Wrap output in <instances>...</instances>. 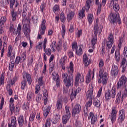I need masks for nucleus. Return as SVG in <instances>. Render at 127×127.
<instances>
[{
  "instance_id": "obj_55",
  "label": "nucleus",
  "mask_w": 127,
  "mask_h": 127,
  "mask_svg": "<svg viewBox=\"0 0 127 127\" xmlns=\"http://www.w3.org/2000/svg\"><path fill=\"white\" fill-rule=\"evenodd\" d=\"M88 102L86 103L85 106L86 107V109H88V108H90V107H91L92 106V103L93 102V99H87Z\"/></svg>"
},
{
  "instance_id": "obj_46",
  "label": "nucleus",
  "mask_w": 127,
  "mask_h": 127,
  "mask_svg": "<svg viewBox=\"0 0 127 127\" xmlns=\"http://www.w3.org/2000/svg\"><path fill=\"white\" fill-rule=\"evenodd\" d=\"M36 115V112H35V111H32V113L30 115V117L29 119V121L30 122H32V121H34V119L35 118Z\"/></svg>"
},
{
  "instance_id": "obj_34",
  "label": "nucleus",
  "mask_w": 127,
  "mask_h": 127,
  "mask_svg": "<svg viewBox=\"0 0 127 127\" xmlns=\"http://www.w3.org/2000/svg\"><path fill=\"white\" fill-rule=\"evenodd\" d=\"M85 8H82V10H80L79 12L78 17L80 19H83V18H84V17H85Z\"/></svg>"
},
{
  "instance_id": "obj_40",
  "label": "nucleus",
  "mask_w": 127,
  "mask_h": 127,
  "mask_svg": "<svg viewBox=\"0 0 127 127\" xmlns=\"http://www.w3.org/2000/svg\"><path fill=\"white\" fill-rule=\"evenodd\" d=\"M50 106H48L45 110H44L43 111V115L44 116V117H45L46 118V117H47V116L48 115V114H49V112H50Z\"/></svg>"
},
{
  "instance_id": "obj_6",
  "label": "nucleus",
  "mask_w": 127,
  "mask_h": 127,
  "mask_svg": "<svg viewBox=\"0 0 127 127\" xmlns=\"http://www.w3.org/2000/svg\"><path fill=\"white\" fill-rule=\"evenodd\" d=\"M117 108L116 107H112V109L111 111V113L109 115V119L111 120L112 124H114L116 122V120H117Z\"/></svg>"
},
{
  "instance_id": "obj_15",
  "label": "nucleus",
  "mask_w": 127,
  "mask_h": 127,
  "mask_svg": "<svg viewBox=\"0 0 127 127\" xmlns=\"http://www.w3.org/2000/svg\"><path fill=\"white\" fill-rule=\"evenodd\" d=\"M7 56L11 59L15 58V53H12V46L9 45L8 49Z\"/></svg>"
},
{
  "instance_id": "obj_17",
  "label": "nucleus",
  "mask_w": 127,
  "mask_h": 127,
  "mask_svg": "<svg viewBox=\"0 0 127 127\" xmlns=\"http://www.w3.org/2000/svg\"><path fill=\"white\" fill-rule=\"evenodd\" d=\"M81 109V105L79 103L76 104L73 109L72 115H78V114H80Z\"/></svg>"
},
{
  "instance_id": "obj_22",
  "label": "nucleus",
  "mask_w": 127,
  "mask_h": 127,
  "mask_svg": "<svg viewBox=\"0 0 127 127\" xmlns=\"http://www.w3.org/2000/svg\"><path fill=\"white\" fill-rule=\"evenodd\" d=\"M8 126L9 127H16V117L12 116L11 118V123H8Z\"/></svg>"
},
{
  "instance_id": "obj_60",
  "label": "nucleus",
  "mask_w": 127,
  "mask_h": 127,
  "mask_svg": "<svg viewBox=\"0 0 127 127\" xmlns=\"http://www.w3.org/2000/svg\"><path fill=\"white\" fill-rule=\"evenodd\" d=\"M126 62H127V59H126V58H123L122 59L121 62L120 63L121 67H125V64H126Z\"/></svg>"
},
{
  "instance_id": "obj_8",
  "label": "nucleus",
  "mask_w": 127,
  "mask_h": 127,
  "mask_svg": "<svg viewBox=\"0 0 127 127\" xmlns=\"http://www.w3.org/2000/svg\"><path fill=\"white\" fill-rule=\"evenodd\" d=\"M108 40L106 42V46L108 49H110L113 46V43L114 42V35H113V33H110L108 35Z\"/></svg>"
},
{
  "instance_id": "obj_5",
  "label": "nucleus",
  "mask_w": 127,
  "mask_h": 127,
  "mask_svg": "<svg viewBox=\"0 0 127 127\" xmlns=\"http://www.w3.org/2000/svg\"><path fill=\"white\" fill-rule=\"evenodd\" d=\"M126 85L127 84V77L124 75H122L119 79L117 84L116 85L117 89H121L122 86H124V88H125Z\"/></svg>"
},
{
  "instance_id": "obj_26",
  "label": "nucleus",
  "mask_w": 127,
  "mask_h": 127,
  "mask_svg": "<svg viewBox=\"0 0 127 127\" xmlns=\"http://www.w3.org/2000/svg\"><path fill=\"white\" fill-rule=\"evenodd\" d=\"M94 0H86V4L85 5L86 6V11H89V9L91 8V6L93 4V2H94Z\"/></svg>"
},
{
  "instance_id": "obj_37",
  "label": "nucleus",
  "mask_w": 127,
  "mask_h": 127,
  "mask_svg": "<svg viewBox=\"0 0 127 127\" xmlns=\"http://www.w3.org/2000/svg\"><path fill=\"white\" fill-rule=\"evenodd\" d=\"M15 65V62L14 60H12L9 63V71H13V68H14V65Z\"/></svg>"
},
{
  "instance_id": "obj_18",
  "label": "nucleus",
  "mask_w": 127,
  "mask_h": 127,
  "mask_svg": "<svg viewBox=\"0 0 127 127\" xmlns=\"http://www.w3.org/2000/svg\"><path fill=\"white\" fill-rule=\"evenodd\" d=\"M93 86H91L86 93L87 100H93Z\"/></svg>"
},
{
  "instance_id": "obj_9",
  "label": "nucleus",
  "mask_w": 127,
  "mask_h": 127,
  "mask_svg": "<svg viewBox=\"0 0 127 127\" xmlns=\"http://www.w3.org/2000/svg\"><path fill=\"white\" fill-rule=\"evenodd\" d=\"M116 21H117L118 24H121V18L120 15L117 14H112L110 16V22L111 23H115Z\"/></svg>"
},
{
  "instance_id": "obj_29",
  "label": "nucleus",
  "mask_w": 127,
  "mask_h": 127,
  "mask_svg": "<svg viewBox=\"0 0 127 127\" xmlns=\"http://www.w3.org/2000/svg\"><path fill=\"white\" fill-rule=\"evenodd\" d=\"M18 123L19 127H22L24 124V119L23 116H20L18 117Z\"/></svg>"
},
{
  "instance_id": "obj_20",
  "label": "nucleus",
  "mask_w": 127,
  "mask_h": 127,
  "mask_svg": "<svg viewBox=\"0 0 127 127\" xmlns=\"http://www.w3.org/2000/svg\"><path fill=\"white\" fill-rule=\"evenodd\" d=\"M119 72V68L117 65H112V70L111 71V74L113 77H116L118 75Z\"/></svg>"
},
{
  "instance_id": "obj_28",
  "label": "nucleus",
  "mask_w": 127,
  "mask_h": 127,
  "mask_svg": "<svg viewBox=\"0 0 127 127\" xmlns=\"http://www.w3.org/2000/svg\"><path fill=\"white\" fill-rule=\"evenodd\" d=\"M11 15L12 16V21L16 20V16H17V12L14 11V9L10 10Z\"/></svg>"
},
{
  "instance_id": "obj_59",
  "label": "nucleus",
  "mask_w": 127,
  "mask_h": 127,
  "mask_svg": "<svg viewBox=\"0 0 127 127\" xmlns=\"http://www.w3.org/2000/svg\"><path fill=\"white\" fill-rule=\"evenodd\" d=\"M113 9L115 11H119V10H120V6H119V4L115 3L113 5Z\"/></svg>"
},
{
  "instance_id": "obj_61",
  "label": "nucleus",
  "mask_w": 127,
  "mask_h": 127,
  "mask_svg": "<svg viewBox=\"0 0 127 127\" xmlns=\"http://www.w3.org/2000/svg\"><path fill=\"white\" fill-rule=\"evenodd\" d=\"M123 44V37H120L119 39L118 47L121 49Z\"/></svg>"
},
{
  "instance_id": "obj_51",
  "label": "nucleus",
  "mask_w": 127,
  "mask_h": 127,
  "mask_svg": "<svg viewBox=\"0 0 127 127\" xmlns=\"http://www.w3.org/2000/svg\"><path fill=\"white\" fill-rule=\"evenodd\" d=\"M2 85H4V75L3 74H2L0 76V87Z\"/></svg>"
},
{
  "instance_id": "obj_36",
  "label": "nucleus",
  "mask_w": 127,
  "mask_h": 127,
  "mask_svg": "<svg viewBox=\"0 0 127 127\" xmlns=\"http://www.w3.org/2000/svg\"><path fill=\"white\" fill-rule=\"evenodd\" d=\"M70 119V116L68 115H64L62 118L63 124H65L68 123V121Z\"/></svg>"
},
{
  "instance_id": "obj_44",
  "label": "nucleus",
  "mask_w": 127,
  "mask_h": 127,
  "mask_svg": "<svg viewBox=\"0 0 127 127\" xmlns=\"http://www.w3.org/2000/svg\"><path fill=\"white\" fill-rule=\"evenodd\" d=\"M27 81H26V80H23L21 81V90H23V91H24V90H25V87L27 86Z\"/></svg>"
},
{
  "instance_id": "obj_52",
  "label": "nucleus",
  "mask_w": 127,
  "mask_h": 127,
  "mask_svg": "<svg viewBox=\"0 0 127 127\" xmlns=\"http://www.w3.org/2000/svg\"><path fill=\"white\" fill-rule=\"evenodd\" d=\"M66 114L65 116H69L71 117V113L70 112V106H66L65 107Z\"/></svg>"
},
{
  "instance_id": "obj_14",
  "label": "nucleus",
  "mask_w": 127,
  "mask_h": 127,
  "mask_svg": "<svg viewBox=\"0 0 127 127\" xmlns=\"http://www.w3.org/2000/svg\"><path fill=\"white\" fill-rule=\"evenodd\" d=\"M45 24H46V20L43 19L40 25V32H41L42 35H44V33H45V30H46V26H45Z\"/></svg>"
},
{
  "instance_id": "obj_24",
  "label": "nucleus",
  "mask_w": 127,
  "mask_h": 127,
  "mask_svg": "<svg viewBox=\"0 0 127 127\" xmlns=\"http://www.w3.org/2000/svg\"><path fill=\"white\" fill-rule=\"evenodd\" d=\"M13 33L14 35H17L18 34V36H20V35H21V25H20V24L18 25L17 30L15 29Z\"/></svg>"
},
{
  "instance_id": "obj_27",
  "label": "nucleus",
  "mask_w": 127,
  "mask_h": 127,
  "mask_svg": "<svg viewBox=\"0 0 127 127\" xmlns=\"http://www.w3.org/2000/svg\"><path fill=\"white\" fill-rule=\"evenodd\" d=\"M60 119V115L59 114H56L52 119L53 124H57L58 121Z\"/></svg>"
},
{
  "instance_id": "obj_30",
  "label": "nucleus",
  "mask_w": 127,
  "mask_h": 127,
  "mask_svg": "<svg viewBox=\"0 0 127 127\" xmlns=\"http://www.w3.org/2000/svg\"><path fill=\"white\" fill-rule=\"evenodd\" d=\"M93 105L94 107H96V108H100L102 107V103L100 100L95 99L93 102Z\"/></svg>"
},
{
  "instance_id": "obj_54",
  "label": "nucleus",
  "mask_w": 127,
  "mask_h": 127,
  "mask_svg": "<svg viewBox=\"0 0 127 127\" xmlns=\"http://www.w3.org/2000/svg\"><path fill=\"white\" fill-rule=\"evenodd\" d=\"M32 20L35 24L37 23V22L38 21V16L36 15L33 16L32 17Z\"/></svg>"
},
{
  "instance_id": "obj_47",
  "label": "nucleus",
  "mask_w": 127,
  "mask_h": 127,
  "mask_svg": "<svg viewBox=\"0 0 127 127\" xmlns=\"http://www.w3.org/2000/svg\"><path fill=\"white\" fill-rule=\"evenodd\" d=\"M86 79L87 84H88V83L91 82V70H89L88 74L86 76Z\"/></svg>"
},
{
  "instance_id": "obj_4",
  "label": "nucleus",
  "mask_w": 127,
  "mask_h": 127,
  "mask_svg": "<svg viewBox=\"0 0 127 127\" xmlns=\"http://www.w3.org/2000/svg\"><path fill=\"white\" fill-rule=\"evenodd\" d=\"M105 101L109 102L111 99H115L116 97V88L112 87L111 91L110 89H108L105 93Z\"/></svg>"
},
{
  "instance_id": "obj_10",
  "label": "nucleus",
  "mask_w": 127,
  "mask_h": 127,
  "mask_svg": "<svg viewBox=\"0 0 127 127\" xmlns=\"http://www.w3.org/2000/svg\"><path fill=\"white\" fill-rule=\"evenodd\" d=\"M88 120H91V125H95L98 121V115H95L94 113L90 112L88 115Z\"/></svg>"
},
{
  "instance_id": "obj_43",
  "label": "nucleus",
  "mask_w": 127,
  "mask_h": 127,
  "mask_svg": "<svg viewBox=\"0 0 127 127\" xmlns=\"http://www.w3.org/2000/svg\"><path fill=\"white\" fill-rule=\"evenodd\" d=\"M121 96H122V92L119 91L116 95V103H117V104H120V101H121V99H122Z\"/></svg>"
},
{
  "instance_id": "obj_32",
  "label": "nucleus",
  "mask_w": 127,
  "mask_h": 127,
  "mask_svg": "<svg viewBox=\"0 0 127 127\" xmlns=\"http://www.w3.org/2000/svg\"><path fill=\"white\" fill-rule=\"evenodd\" d=\"M66 60H67V56H64L62 60V62H61V66L63 70L66 69V67L65 66V61H66Z\"/></svg>"
},
{
  "instance_id": "obj_50",
  "label": "nucleus",
  "mask_w": 127,
  "mask_h": 127,
  "mask_svg": "<svg viewBox=\"0 0 127 127\" xmlns=\"http://www.w3.org/2000/svg\"><path fill=\"white\" fill-rule=\"evenodd\" d=\"M43 77H39L38 80V83L40 86H43V87H44V82H43Z\"/></svg>"
},
{
  "instance_id": "obj_2",
  "label": "nucleus",
  "mask_w": 127,
  "mask_h": 127,
  "mask_svg": "<svg viewBox=\"0 0 127 127\" xmlns=\"http://www.w3.org/2000/svg\"><path fill=\"white\" fill-rule=\"evenodd\" d=\"M102 28H103V26L99 25L97 23L94 27V36L91 39V45H92V48H95V45L97 43V40H98L97 35L101 34L102 33Z\"/></svg>"
},
{
  "instance_id": "obj_41",
  "label": "nucleus",
  "mask_w": 127,
  "mask_h": 127,
  "mask_svg": "<svg viewBox=\"0 0 127 127\" xmlns=\"http://www.w3.org/2000/svg\"><path fill=\"white\" fill-rule=\"evenodd\" d=\"M65 34H66V27L65 25L62 24V31H61V35L63 38L65 37Z\"/></svg>"
},
{
  "instance_id": "obj_38",
  "label": "nucleus",
  "mask_w": 127,
  "mask_h": 127,
  "mask_svg": "<svg viewBox=\"0 0 127 127\" xmlns=\"http://www.w3.org/2000/svg\"><path fill=\"white\" fill-rule=\"evenodd\" d=\"M76 50V54L79 56H81L83 54V49H82V45L79 46V49H77Z\"/></svg>"
},
{
  "instance_id": "obj_42",
  "label": "nucleus",
  "mask_w": 127,
  "mask_h": 127,
  "mask_svg": "<svg viewBox=\"0 0 127 127\" xmlns=\"http://www.w3.org/2000/svg\"><path fill=\"white\" fill-rule=\"evenodd\" d=\"M115 57L116 61H120L121 55L120 54V51L118 50H116L115 51Z\"/></svg>"
},
{
  "instance_id": "obj_63",
  "label": "nucleus",
  "mask_w": 127,
  "mask_h": 127,
  "mask_svg": "<svg viewBox=\"0 0 127 127\" xmlns=\"http://www.w3.org/2000/svg\"><path fill=\"white\" fill-rule=\"evenodd\" d=\"M63 49L64 51H67V49H68V44L67 42H65L64 43V45L63 46Z\"/></svg>"
},
{
  "instance_id": "obj_33",
  "label": "nucleus",
  "mask_w": 127,
  "mask_h": 127,
  "mask_svg": "<svg viewBox=\"0 0 127 127\" xmlns=\"http://www.w3.org/2000/svg\"><path fill=\"white\" fill-rule=\"evenodd\" d=\"M74 16H75V12L74 11H70L67 16V20H69V21L70 20H72V19H73V17H74Z\"/></svg>"
},
{
  "instance_id": "obj_39",
  "label": "nucleus",
  "mask_w": 127,
  "mask_h": 127,
  "mask_svg": "<svg viewBox=\"0 0 127 127\" xmlns=\"http://www.w3.org/2000/svg\"><path fill=\"white\" fill-rule=\"evenodd\" d=\"M60 19L61 22H65L66 21V17L64 12H62L60 14Z\"/></svg>"
},
{
  "instance_id": "obj_35",
  "label": "nucleus",
  "mask_w": 127,
  "mask_h": 127,
  "mask_svg": "<svg viewBox=\"0 0 127 127\" xmlns=\"http://www.w3.org/2000/svg\"><path fill=\"white\" fill-rule=\"evenodd\" d=\"M56 107L58 110L62 109V100L58 99L57 101Z\"/></svg>"
},
{
  "instance_id": "obj_56",
  "label": "nucleus",
  "mask_w": 127,
  "mask_h": 127,
  "mask_svg": "<svg viewBox=\"0 0 127 127\" xmlns=\"http://www.w3.org/2000/svg\"><path fill=\"white\" fill-rule=\"evenodd\" d=\"M32 62H33V56H30L28 61V66H30L32 64Z\"/></svg>"
},
{
  "instance_id": "obj_13",
  "label": "nucleus",
  "mask_w": 127,
  "mask_h": 127,
  "mask_svg": "<svg viewBox=\"0 0 127 127\" xmlns=\"http://www.w3.org/2000/svg\"><path fill=\"white\" fill-rule=\"evenodd\" d=\"M66 69L69 76H72V77H74V75H73V73H74V63L73 62L70 63L69 66H67Z\"/></svg>"
},
{
  "instance_id": "obj_21",
  "label": "nucleus",
  "mask_w": 127,
  "mask_h": 127,
  "mask_svg": "<svg viewBox=\"0 0 127 127\" xmlns=\"http://www.w3.org/2000/svg\"><path fill=\"white\" fill-rule=\"evenodd\" d=\"M83 64L85 67H88L90 64H91V60H89V58L87 54H84L83 57Z\"/></svg>"
},
{
  "instance_id": "obj_25",
  "label": "nucleus",
  "mask_w": 127,
  "mask_h": 127,
  "mask_svg": "<svg viewBox=\"0 0 127 127\" xmlns=\"http://www.w3.org/2000/svg\"><path fill=\"white\" fill-rule=\"evenodd\" d=\"M127 96V85H125V90L123 91V92L122 94V97L121 98V103H123V101H124V99H126Z\"/></svg>"
},
{
  "instance_id": "obj_3",
  "label": "nucleus",
  "mask_w": 127,
  "mask_h": 127,
  "mask_svg": "<svg viewBox=\"0 0 127 127\" xmlns=\"http://www.w3.org/2000/svg\"><path fill=\"white\" fill-rule=\"evenodd\" d=\"M62 79L64 83L65 86L67 88L72 87L73 83H74V77L72 75L68 76L67 73H63L62 75Z\"/></svg>"
},
{
  "instance_id": "obj_19",
  "label": "nucleus",
  "mask_w": 127,
  "mask_h": 127,
  "mask_svg": "<svg viewBox=\"0 0 127 127\" xmlns=\"http://www.w3.org/2000/svg\"><path fill=\"white\" fill-rule=\"evenodd\" d=\"M80 92H81V88L79 87H78L77 89L72 91V92L70 95V99L71 101H73L74 99H76L77 94H79Z\"/></svg>"
},
{
  "instance_id": "obj_1",
  "label": "nucleus",
  "mask_w": 127,
  "mask_h": 127,
  "mask_svg": "<svg viewBox=\"0 0 127 127\" xmlns=\"http://www.w3.org/2000/svg\"><path fill=\"white\" fill-rule=\"evenodd\" d=\"M104 65V60L102 59H100L99 63V68H100L99 74L100 78L98 79V83L99 84L102 83L103 85H106L108 82V73L106 72L105 69L103 68Z\"/></svg>"
},
{
  "instance_id": "obj_57",
  "label": "nucleus",
  "mask_w": 127,
  "mask_h": 127,
  "mask_svg": "<svg viewBox=\"0 0 127 127\" xmlns=\"http://www.w3.org/2000/svg\"><path fill=\"white\" fill-rule=\"evenodd\" d=\"M14 3H15V0H11V1L9 2L10 4V10H12V9H14L13 8V6L14 5Z\"/></svg>"
},
{
  "instance_id": "obj_45",
  "label": "nucleus",
  "mask_w": 127,
  "mask_h": 127,
  "mask_svg": "<svg viewBox=\"0 0 127 127\" xmlns=\"http://www.w3.org/2000/svg\"><path fill=\"white\" fill-rule=\"evenodd\" d=\"M5 22H6V17L2 16L0 19V27L4 25Z\"/></svg>"
},
{
  "instance_id": "obj_53",
  "label": "nucleus",
  "mask_w": 127,
  "mask_h": 127,
  "mask_svg": "<svg viewBox=\"0 0 127 127\" xmlns=\"http://www.w3.org/2000/svg\"><path fill=\"white\" fill-rule=\"evenodd\" d=\"M87 19L89 23L91 24L93 22V14H89L87 16Z\"/></svg>"
},
{
  "instance_id": "obj_16",
  "label": "nucleus",
  "mask_w": 127,
  "mask_h": 127,
  "mask_svg": "<svg viewBox=\"0 0 127 127\" xmlns=\"http://www.w3.org/2000/svg\"><path fill=\"white\" fill-rule=\"evenodd\" d=\"M23 78L24 80L27 79L28 83L29 85H31V83L32 82V80L31 79V75L29 74L27 72H23Z\"/></svg>"
},
{
  "instance_id": "obj_23",
  "label": "nucleus",
  "mask_w": 127,
  "mask_h": 127,
  "mask_svg": "<svg viewBox=\"0 0 127 127\" xmlns=\"http://www.w3.org/2000/svg\"><path fill=\"white\" fill-rule=\"evenodd\" d=\"M34 94L31 91H28L27 94V103H30L33 100L34 98Z\"/></svg>"
},
{
  "instance_id": "obj_7",
  "label": "nucleus",
  "mask_w": 127,
  "mask_h": 127,
  "mask_svg": "<svg viewBox=\"0 0 127 127\" xmlns=\"http://www.w3.org/2000/svg\"><path fill=\"white\" fill-rule=\"evenodd\" d=\"M125 119H126V111L123 109L119 111L118 123L122 124L123 122L125 121Z\"/></svg>"
},
{
  "instance_id": "obj_11",
  "label": "nucleus",
  "mask_w": 127,
  "mask_h": 127,
  "mask_svg": "<svg viewBox=\"0 0 127 127\" xmlns=\"http://www.w3.org/2000/svg\"><path fill=\"white\" fill-rule=\"evenodd\" d=\"M47 43V39L45 38L43 41V48L45 54H47L48 56L51 55L52 51L51 49L49 48H46V44Z\"/></svg>"
},
{
  "instance_id": "obj_48",
  "label": "nucleus",
  "mask_w": 127,
  "mask_h": 127,
  "mask_svg": "<svg viewBox=\"0 0 127 127\" xmlns=\"http://www.w3.org/2000/svg\"><path fill=\"white\" fill-rule=\"evenodd\" d=\"M3 47L1 49V57H3V53H4L5 49L4 47L7 45V42L6 41H4L3 43Z\"/></svg>"
},
{
  "instance_id": "obj_49",
  "label": "nucleus",
  "mask_w": 127,
  "mask_h": 127,
  "mask_svg": "<svg viewBox=\"0 0 127 127\" xmlns=\"http://www.w3.org/2000/svg\"><path fill=\"white\" fill-rule=\"evenodd\" d=\"M50 47L52 49V50H53V51L55 52L56 50V41H53L52 43L50 45Z\"/></svg>"
},
{
  "instance_id": "obj_58",
  "label": "nucleus",
  "mask_w": 127,
  "mask_h": 127,
  "mask_svg": "<svg viewBox=\"0 0 127 127\" xmlns=\"http://www.w3.org/2000/svg\"><path fill=\"white\" fill-rule=\"evenodd\" d=\"M72 48L73 50L76 51L77 49L78 48V44H77V42H73L72 44Z\"/></svg>"
},
{
  "instance_id": "obj_62",
  "label": "nucleus",
  "mask_w": 127,
  "mask_h": 127,
  "mask_svg": "<svg viewBox=\"0 0 127 127\" xmlns=\"http://www.w3.org/2000/svg\"><path fill=\"white\" fill-rule=\"evenodd\" d=\"M44 126H46L47 127H50L51 123H50V118H47L46 120Z\"/></svg>"
},
{
  "instance_id": "obj_12",
  "label": "nucleus",
  "mask_w": 127,
  "mask_h": 127,
  "mask_svg": "<svg viewBox=\"0 0 127 127\" xmlns=\"http://www.w3.org/2000/svg\"><path fill=\"white\" fill-rule=\"evenodd\" d=\"M84 77L83 75H81L80 73L77 74L75 78V85L76 87L79 86V81H80V83H83L84 81Z\"/></svg>"
},
{
  "instance_id": "obj_31",
  "label": "nucleus",
  "mask_w": 127,
  "mask_h": 127,
  "mask_svg": "<svg viewBox=\"0 0 127 127\" xmlns=\"http://www.w3.org/2000/svg\"><path fill=\"white\" fill-rule=\"evenodd\" d=\"M95 4L98 6L97 14H100V13H101V10L102 9V4H100L99 2V0H95Z\"/></svg>"
},
{
  "instance_id": "obj_64",
  "label": "nucleus",
  "mask_w": 127,
  "mask_h": 127,
  "mask_svg": "<svg viewBox=\"0 0 127 127\" xmlns=\"http://www.w3.org/2000/svg\"><path fill=\"white\" fill-rule=\"evenodd\" d=\"M9 109L11 112V114L14 113V104H9Z\"/></svg>"
}]
</instances>
